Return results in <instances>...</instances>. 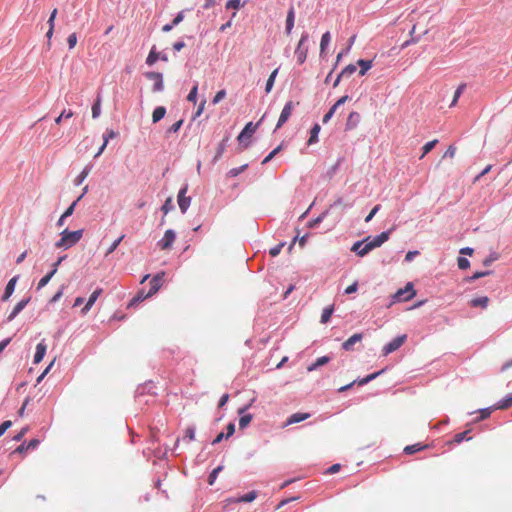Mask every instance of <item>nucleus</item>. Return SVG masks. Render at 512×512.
Wrapping results in <instances>:
<instances>
[{"label": "nucleus", "mask_w": 512, "mask_h": 512, "mask_svg": "<svg viewBox=\"0 0 512 512\" xmlns=\"http://www.w3.org/2000/svg\"><path fill=\"white\" fill-rule=\"evenodd\" d=\"M195 438V429L193 427H188L185 430L184 439H187L188 441H192Z\"/></svg>", "instance_id": "52"}, {"label": "nucleus", "mask_w": 512, "mask_h": 512, "mask_svg": "<svg viewBox=\"0 0 512 512\" xmlns=\"http://www.w3.org/2000/svg\"><path fill=\"white\" fill-rule=\"evenodd\" d=\"M278 68H276L275 70L272 71V73L270 74L267 82H266V87H265V91L266 93H269L272 88H273V85H274V82H275V78L278 74Z\"/></svg>", "instance_id": "31"}, {"label": "nucleus", "mask_w": 512, "mask_h": 512, "mask_svg": "<svg viewBox=\"0 0 512 512\" xmlns=\"http://www.w3.org/2000/svg\"><path fill=\"white\" fill-rule=\"evenodd\" d=\"M320 130H321V127L317 123L312 127V129L310 131V138L308 140V145H312L318 141V134H319Z\"/></svg>", "instance_id": "27"}, {"label": "nucleus", "mask_w": 512, "mask_h": 512, "mask_svg": "<svg viewBox=\"0 0 512 512\" xmlns=\"http://www.w3.org/2000/svg\"><path fill=\"white\" fill-rule=\"evenodd\" d=\"M283 246H284V244L280 243V244L276 245L275 247L271 248L270 252H269L270 255L273 256V257L279 255V253L281 252Z\"/></svg>", "instance_id": "58"}, {"label": "nucleus", "mask_w": 512, "mask_h": 512, "mask_svg": "<svg viewBox=\"0 0 512 512\" xmlns=\"http://www.w3.org/2000/svg\"><path fill=\"white\" fill-rule=\"evenodd\" d=\"M226 96V91L225 90H220L218 91L215 96L213 97L212 99V103L214 105L218 104L221 100H223Z\"/></svg>", "instance_id": "50"}, {"label": "nucleus", "mask_w": 512, "mask_h": 512, "mask_svg": "<svg viewBox=\"0 0 512 512\" xmlns=\"http://www.w3.org/2000/svg\"><path fill=\"white\" fill-rule=\"evenodd\" d=\"M390 231H384L373 239L367 237L363 241H357L353 244L351 251L355 252L358 256L363 257L373 249L380 247L389 239Z\"/></svg>", "instance_id": "1"}, {"label": "nucleus", "mask_w": 512, "mask_h": 512, "mask_svg": "<svg viewBox=\"0 0 512 512\" xmlns=\"http://www.w3.org/2000/svg\"><path fill=\"white\" fill-rule=\"evenodd\" d=\"M348 100H349V96L348 95H344L341 98H339L332 107H335V110H337V108L339 106L343 105Z\"/></svg>", "instance_id": "62"}, {"label": "nucleus", "mask_w": 512, "mask_h": 512, "mask_svg": "<svg viewBox=\"0 0 512 512\" xmlns=\"http://www.w3.org/2000/svg\"><path fill=\"white\" fill-rule=\"evenodd\" d=\"M160 58V54L156 52L155 47L151 49L146 59V63L149 66H152L158 59Z\"/></svg>", "instance_id": "32"}, {"label": "nucleus", "mask_w": 512, "mask_h": 512, "mask_svg": "<svg viewBox=\"0 0 512 512\" xmlns=\"http://www.w3.org/2000/svg\"><path fill=\"white\" fill-rule=\"evenodd\" d=\"M39 444V440L37 439H32L31 441H29L27 444L26 443H23L21 444L20 446H18L14 453H23L25 451H28V450H32V449H35Z\"/></svg>", "instance_id": "19"}, {"label": "nucleus", "mask_w": 512, "mask_h": 512, "mask_svg": "<svg viewBox=\"0 0 512 512\" xmlns=\"http://www.w3.org/2000/svg\"><path fill=\"white\" fill-rule=\"evenodd\" d=\"M488 303H489V298L487 296L474 298L470 301V305L472 307L486 308L488 306Z\"/></svg>", "instance_id": "23"}, {"label": "nucleus", "mask_w": 512, "mask_h": 512, "mask_svg": "<svg viewBox=\"0 0 512 512\" xmlns=\"http://www.w3.org/2000/svg\"><path fill=\"white\" fill-rule=\"evenodd\" d=\"M363 334L362 333H355L351 337H349L346 341L343 342L342 348L346 351H350L353 349V345L355 343H358L362 340Z\"/></svg>", "instance_id": "12"}, {"label": "nucleus", "mask_w": 512, "mask_h": 512, "mask_svg": "<svg viewBox=\"0 0 512 512\" xmlns=\"http://www.w3.org/2000/svg\"><path fill=\"white\" fill-rule=\"evenodd\" d=\"M205 104H206V100H202L200 105L198 106V109L196 110V112L194 114V118L199 117L203 113Z\"/></svg>", "instance_id": "63"}, {"label": "nucleus", "mask_w": 512, "mask_h": 512, "mask_svg": "<svg viewBox=\"0 0 512 512\" xmlns=\"http://www.w3.org/2000/svg\"><path fill=\"white\" fill-rule=\"evenodd\" d=\"M197 93H198V84H195L192 89L190 90L188 96H187V100L189 102H192V103H196L197 102Z\"/></svg>", "instance_id": "39"}, {"label": "nucleus", "mask_w": 512, "mask_h": 512, "mask_svg": "<svg viewBox=\"0 0 512 512\" xmlns=\"http://www.w3.org/2000/svg\"><path fill=\"white\" fill-rule=\"evenodd\" d=\"M357 288H358V283L357 282H354L353 284L349 285L346 289H345V293L346 294H352L354 292L357 291Z\"/></svg>", "instance_id": "64"}, {"label": "nucleus", "mask_w": 512, "mask_h": 512, "mask_svg": "<svg viewBox=\"0 0 512 512\" xmlns=\"http://www.w3.org/2000/svg\"><path fill=\"white\" fill-rule=\"evenodd\" d=\"M222 470V467L221 466H218L217 468H215L209 475L208 477V483L209 485H213L216 478H217V475L218 473Z\"/></svg>", "instance_id": "48"}, {"label": "nucleus", "mask_w": 512, "mask_h": 512, "mask_svg": "<svg viewBox=\"0 0 512 512\" xmlns=\"http://www.w3.org/2000/svg\"><path fill=\"white\" fill-rule=\"evenodd\" d=\"M57 12L58 11L56 8H54L53 11L51 12L50 17L47 21L49 28H55V19H56Z\"/></svg>", "instance_id": "54"}, {"label": "nucleus", "mask_w": 512, "mask_h": 512, "mask_svg": "<svg viewBox=\"0 0 512 512\" xmlns=\"http://www.w3.org/2000/svg\"><path fill=\"white\" fill-rule=\"evenodd\" d=\"M124 235H121L118 239H116L112 244L111 246L108 248L107 252H106V255H109L111 253H113L116 248L119 246V244L121 243V241L124 239Z\"/></svg>", "instance_id": "47"}, {"label": "nucleus", "mask_w": 512, "mask_h": 512, "mask_svg": "<svg viewBox=\"0 0 512 512\" xmlns=\"http://www.w3.org/2000/svg\"><path fill=\"white\" fill-rule=\"evenodd\" d=\"M469 433L470 430H466L461 433L455 434L454 437L448 442V444H460L463 440H471V437L468 436Z\"/></svg>", "instance_id": "21"}, {"label": "nucleus", "mask_w": 512, "mask_h": 512, "mask_svg": "<svg viewBox=\"0 0 512 512\" xmlns=\"http://www.w3.org/2000/svg\"><path fill=\"white\" fill-rule=\"evenodd\" d=\"M47 350L46 344L44 342H40L36 346V352L34 355V363L37 364L42 361L43 357L45 356Z\"/></svg>", "instance_id": "18"}, {"label": "nucleus", "mask_w": 512, "mask_h": 512, "mask_svg": "<svg viewBox=\"0 0 512 512\" xmlns=\"http://www.w3.org/2000/svg\"><path fill=\"white\" fill-rule=\"evenodd\" d=\"M437 142H438V140H436V139H434V140H432V141H430V142H427V143L423 146V148H422L423 153H422V155H421V158H423L426 154H428V153H429V152H430V151L435 147V145L437 144Z\"/></svg>", "instance_id": "40"}, {"label": "nucleus", "mask_w": 512, "mask_h": 512, "mask_svg": "<svg viewBox=\"0 0 512 512\" xmlns=\"http://www.w3.org/2000/svg\"><path fill=\"white\" fill-rule=\"evenodd\" d=\"M149 292L145 293L143 290H140L129 302L128 307L135 306L136 304L144 301L145 299L151 297Z\"/></svg>", "instance_id": "20"}, {"label": "nucleus", "mask_w": 512, "mask_h": 512, "mask_svg": "<svg viewBox=\"0 0 512 512\" xmlns=\"http://www.w3.org/2000/svg\"><path fill=\"white\" fill-rule=\"evenodd\" d=\"M333 312L334 305H330L329 307L324 308L321 314V323L326 324L327 322H329Z\"/></svg>", "instance_id": "28"}, {"label": "nucleus", "mask_w": 512, "mask_h": 512, "mask_svg": "<svg viewBox=\"0 0 512 512\" xmlns=\"http://www.w3.org/2000/svg\"><path fill=\"white\" fill-rule=\"evenodd\" d=\"M17 280H18V276H14L13 278H11L9 280V282L6 285L5 292L1 298L2 301H7L10 298V296L13 294Z\"/></svg>", "instance_id": "14"}, {"label": "nucleus", "mask_w": 512, "mask_h": 512, "mask_svg": "<svg viewBox=\"0 0 512 512\" xmlns=\"http://www.w3.org/2000/svg\"><path fill=\"white\" fill-rule=\"evenodd\" d=\"M102 292L103 290L101 288H98L90 295L86 305L82 309L83 314H86L91 309V307L94 305V303L96 302V300L98 299Z\"/></svg>", "instance_id": "16"}, {"label": "nucleus", "mask_w": 512, "mask_h": 512, "mask_svg": "<svg viewBox=\"0 0 512 512\" xmlns=\"http://www.w3.org/2000/svg\"><path fill=\"white\" fill-rule=\"evenodd\" d=\"M356 71V66L353 64L347 65L340 73V76L348 77Z\"/></svg>", "instance_id": "41"}, {"label": "nucleus", "mask_w": 512, "mask_h": 512, "mask_svg": "<svg viewBox=\"0 0 512 512\" xmlns=\"http://www.w3.org/2000/svg\"><path fill=\"white\" fill-rule=\"evenodd\" d=\"M247 167V165H243L241 167H238V168H233L229 171V175L231 177H236L238 176L240 173H242L244 171V169Z\"/></svg>", "instance_id": "57"}, {"label": "nucleus", "mask_w": 512, "mask_h": 512, "mask_svg": "<svg viewBox=\"0 0 512 512\" xmlns=\"http://www.w3.org/2000/svg\"><path fill=\"white\" fill-rule=\"evenodd\" d=\"M243 5H244V3H241V1H240V0H229V1L226 3V8H227V9H234V10H238V9H240Z\"/></svg>", "instance_id": "42"}, {"label": "nucleus", "mask_w": 512, "mask_h": 512, "mask_svg": "<svg viewBox=\"0 0 512 512\" xmlns=\"http://www.w3.org/2000/svg\"><path fill=\"white\" fill-rule=\"evenodd\" d=\"M100 101L97 100L92 106V117L97 118L100 115Z\"/></svg>", "instance_id": "56"}, {"label": "nucleus", "mask_w": 512, "mask_h": 512, "mask_svg": "<svg viewBox=\"0 0 512 512\" xmlns=\"http://www.w3.org/2000/svg\"><path fill=\"white\" fill-rule=\"evenodd\" d=\"M146 77L154 81L153 91H162L164 88L162 74L159 72H147Z\"/></svg>", "instance_id": "9"}, {"label": "nucleus", "mask_w": 512, "mask_h": 512, "mask_svg": "<svg viewBox=\"0 0 512 512\" xmlns=\"http://www.w3.org/2000/svg\"><path fill=\"white\" fill-rule=\"evenodd\" d=\"M293 108L294 105L292 101L286 103L278 119L276 129L282 127V125H284L288 121L289 117L292 114Z\"/></svg>", "instance_id": "8"}, {"label": "nucleus", "mask_w": 512, "mask_h": 512, "mask_svg": "<svg viewBox=\"0 0 512 512\" xmlns=\"http://www.w3.org/2000/svg\"><path fill=\"white\" fill-rule=\"evenodd\" d=\"M331 40V36L329 32H326L322 35L321 42H320V52L321 55L323 54L326 47L329 45Z\"/></svg>", "instance_id": "36"}, {"label": "nucleus", "mask_w": 512, "mask_h": 512, "mask_svg": "<svg viewBox=\"0 0 512 512\" xmlns=\"http://www.w3.org/2000/svg\"><path fill=\"white\" fill-rule=\"evenodd\" d=\"M29 298L18 302L10 314L7 316V322H11L28 304Z\"/></svg>", "instance_id": "13"}, {"label": "nucleus", "mask_w": 512, "mask_h": 512, "mask_svg": "<svg viewBox=\"0 0 512 512\" xmlns=\"http://www.w3.org/2000/svg\"><path fill=\"white\" fill-rule=\"evenodd\" d=\"M165 114H166L165 107L159 106V107L155 108L152 113L153 123H157L158 121H160L165 116Z\"/></svg>", "instance_id": "24"}, {"label": "nucleus", "mask_w": 512, "mask_h": 512, "mask_svg": "<svg viewBox=\"0 0 512 512\" xmlns=\"http://www.w3.org/2000/svg\"><path fill=\"white\" fill-rule=\"evenodd\" d=\"M310 417V414L309 413H294L292 414L291 416H289L286 420V422L284 423V427L286 426H289V425H292V424H295V423H299V422H302L306 419H308Z\"/></svg>", "instance_id": "10"}, {"label": "nucleus", "mask_w": 512, "mask_h": 512, "mask_svg": "<svg viewBox=\"0 0 512 512\" xmlns=\"http://www.w3.org/2000/svg\"><path fill=\"white\" fill-rule=\"evenodd\" d=\"M457 264H458L459 269H461V270H465V269L469 268V266H470L469 260L464 257H459L457 260Z\"/></svg>", "instance_id": "49"}, {"label": "nucleus", "mask_w": 512, "mask_h": 512, "mask_svg": "<svg viewBox=\"0 0 512 512\" xmlns=\"http://www.w3.org/2000/svg\"><path fill=\"white\" fill-rule=\"evenodd\" d=\"M335 112V107H331L330 110L324 115L323 123H327L332 118Z\"/></svg>", "instance_id": "61"}, {"label": "nucleus", "mask_w": 512, "mask_h": 512, "mask_svg": "<svg viewBox=\"0 0 512 512\" xmlns=\"http://www.w3.org/2000/svg\"><path fill=\"white\" fill-rule=\"evenodd\" d=\"M383 372V370L381 371H378L376 373H372L368 376H366L365 378L361 379L358 381V384L359 385H364V384H367L368 382H370L371 380L375 379L377 376H379L381 373Z\"/></svg>", "instance_id": "44"}, {"label": "nucleus", "mask_w": 512, "mask_h": 512, "mask_svg": "<svg viewBox=\"0 0 512 512\" xmlns=\"http://www.w3.org/2000/svg\"><path fill=\"white\" fill-rule=\"evenodd\" d=\"M427 448V445H422L420 443L408 445L404 448V452L408 455L414 454L416 452L422 451Z\"/></svg>", "instance_id": "26"}, {"label": "nucleus", "mask_w": 512, "mask_h": 512, "mask_svg": "<svg viewBox=\"0 0 512 512\" xmlns=\"http://www.w3.org/2000/svg\"><path fill=\"white\" fill-rule=\"evenodd\" d=\"M257 497V493L255 491H251L244 496L238 498L236 502H252Z\"/></svg>", "instance_id": "37"}, {"label": "nucleus", "mask_w": 512, "mask_h": 512, "mask_svg": "<svg viewBox=\"0 0 512 512\" xmlns=\"http://www.w3.org/2000/svg\"><path fill=\"white\" fill-rule=\"evenodd\" d=\"M55 274V270H52L50 273H48L46 276H44L43 278L40 279V281L38 282V286H37V289H41L43 288L44 286L47 285V283L50 281V279L54 276Z\"/></svg>", "instance_id": "38"}, {"label": "nucleus", "mask_w": 512, "mask_h": 512, "mask_svg": "<svg viewBox=\"0 0 512 512\" xmlns=\"http://www.w3.org/2000/svg\"><path fill=\"white\" fill-rule=\"evenodd\" d=\"M456 154V147L451 145L448 147V149L446 150L445 154H444V157H450V158H453Z\"/></svg>", "instance_id": "60"}, {"label": "nucleus", "mask_w": 512, "mask_h": 512, "mask_svg": "<svg viewBox=\"0 0 512 512\" xmlns=\"http://www.w3.org/2000/svg\"><path fill=\"white\" fill-rule=\"evenodd\" d=\"M406 338H407V336L405 334H403V335H400V336L394 338L389 343H387L382 349L383 356H387L390 353L398 350L404 344V342L406 341Z\"/></svg>", "instance_id": "4"}, {"label": "nucleus", "mask_w": 512, "mask_h": 512, "mask_svg": "<svg viewBox=\"0 0 512 512\" xmlns=\"http://www.w3.org/2000/svg\"><path fill=\"white\" fill-rule=\"evenodd\" d=\"M188 191V186L185 185L179 190L178 193V205L182 213H185L190 206L191 198L186 197V193Z\"/></svg>", "instance_id": "7"}, {"label": "nucleus", "mask_w": 512, "mask_h": 512, "mask_svg": "<svg viewBox=\"0 0 512 512\" xmlns=\"http://www.w3.org/2000/svg\"><path fill=\"white\" fill-rule=\"evenodd\" d=\"M163 275H164L163 273L157 274L150 280V283H149L150 289L148 291L150 293V295L153 296L154 294H156L159 291L160 287L162 286Z\"/></svg>", "instance_id": "11"}, {"label": "nucleus", "mask_w": 512, "mask_h": 512, "mask_svg": "<svg viewBox=\"0 0 512 512\" xmlns=\"http://www.w3.org/2000/svg\"><path fill=\"white\" fill-rule=\"evenodd\" d=\"M295 12L294 8H290L286 18V33L289 35L294 27Z\"/></svg>", "instance_id": "22"}, {"label": "nucleus", "mask_w": 512, "mask_h": 512, "mask_svg": "<svg viewBox=\"0 0 512 512\" xmlns=\"http://www.w3.org/2000/svg\"><path fill=\"white\" fill-rule=\"evenodd\" d=\"M60 235L61 237L55 243V247L66 250L71 248L81 240L83 236V230L79 229L76 231H69L68 229H64Z\"/></svg>", "instance_id": "2"}, {"label": "nucleus", "mask_w": 512, "mask_h": 512, "mask_svg": "<svg viewBox=\"0 0 512 512\" xmlns=\"http://www.w3.org/2000/svg\"><path fill=\"white\" fill-rule=\"evenodd\" d=\"M176 239V234L173 230L169 229L165 232L163 238L158 241V246L162 250L170 249Z\"/></svg>", "instance_id": "6"}, {"label": "nucleus", "mask_w": 512, "mask_h": 512, "mask_svg": "<svg viewBox=\"0 0 512 512\" xmlns=\"http://www.w3.org/2000/svg\"><path fill=\"white\" fill-rule=\"evenodd\" d=\"M360 121V114L356 111H353L349 114L346 121V130H352L357 127Z\"/></svg>", "instance_id": "15"}, {"label": "nucleus", "mask_w": 512, "mask_h": 512, "mask_svg": "<svg viewBox=\"0 0 512 512\" xmlns=\"http://www.w3.org/2000/svg\"><path fill=\"white\" fill-rule=\"evenodd\" d=\"M73 116V112L71 110H64L56 119H55V123L56 124H60L62 119H69Z\"/></svg>", "instance_id": "45"}, {"label": "nucleus", "mask_w": 512, "mask_h": 512, "mask_svg": "<svg viewBox=\"0 0 512 512\" xmlns=\"http://www.w3.org/2000/svg\"><path fill=\"white\" fill-rule=\"evenodd\" d=\"M87 191H88V186H85L83 188V193L62 214V219H65L73 214L77 203L82 199V197L87 193Z\"/></svg>", "instance_id": "17"}, {"label": "nucleus", "mask_w": 512, "mask_h": 512, "mask_svg": "<svg viewBox=\"0 0 512 512\" xmlns=\"http://www.w3.org/2000/svg\"><path fill=\"white\" fill-rule=\"evenodd\" d=\"M464 89H465V84H461L456 89V91L454 93V97H453L452 103H451V106H454L457 103V101H458L459 97L461 96V94L463 93Z\"/></svg>", "instance_id": "46"}, {"label": "nucleus", "mask_w": 512, "mask_h": 512, "mask_svg": "<svg viewBox=\"0 0 512 512\" xmlns=\"http://www.w3.org/2000/svg\"><path fill=\"white\" fill-rule=\"evenodd\" d=\"M256 126H253L252 122H249L245 127L244 129L242 130V132L240 133V135L238 136V140L239 141H242V139L245 137V136H251L255 130H256Z\"/></svg>", "instance_id": "25"}, {"label": "nucleus", "mask_w": 512, "mask_h": 512, "mask_svg": "<svg viewBox=\"0 0 512 512\" xmlns=\"http://www.w3.org/2000/svg\"><path fill=\"white\" fill-rule=\"evenodd\" d=\"M67 43L69 46V49H73L77 44V35L76 33H72L67 38Z\"/></svg>", "instance_id": "53"}, {"label": "nucleus", "mask_w": 512, "mask_h": 512, "mask_svg": "<svg viewBox=\"0 0 512 512\" xmlns=\"http://www.w3.org/2000/svg\"><path fill=\"white\" fill-rule=\"evenodd\" d=\"M281 145H279L278 147H276L274 150H272L265 158L264 160L262 161V164H266L268 163L269 161H271L281 150Z\"/></svg>", "instance_id": "43"}, {"label": "nucleus", "mask_w": 512, "mask_h": 512, "mask_svg": "<svg viewBox=\"0 0 512 512\" xmlns=\"http://www.w3.org/2000/svg\"><path fill=\"white\" fill-rule=\"evenodd\" d=\"M330 361L328 356H322L316 360L311 366L308 367L309 371L315 370L317 367L327 364Z\"/></svg>", "instance_id": "33"}, {"label": "nucleus", "mask_w": 512, "mask_h": 512, "mask_svg": "<svg viewBox=\"0 0 512 512\" xmlns=\"http://www.w3.org/2000/svg\"><path fill=\"white\" fill-rule=\"evenodd\" d=\"M90 173V167H85L83 171L75 178L74 183L75 185L79 186L82 184V182L86 179V177Z\"/></svg>", "instance_id": "34"}, {"label": "nucleus", "mask_w": 512, "mask_h": 512, "mask_svg": "<svg viewBox=\"0 0 512 512\" xmlns=\"http://www.w3.org/2000/svg\"><path fill=\"white\" fill-rule=\"evenodd\" d=\"M182 124H183V120L182 119L178 120L177 122H175L168 128L167 132L168 133H177L179 131V129L181 128Z\"/></svg>", "instance_id": "51"}, {"label": "nucleus", "mask_w": 512, "mask_h": 512, "mask_svg": "<svg viewBox=\"0 0 512 512\" xmlns=\"http://www.w3.org/2000/svg\"><path fill=\"white\" fill-rule=\"evenodd\" d=\"M512 406V394L508 395L504 399L500 400L496 406L495 409H507Z\"/></svg>", "instance_id": "30"}, {"label": "nucleus", "mask_w": 512, "mask_h": 512, "mask_svg": "<svg viewBox=\"0 0 512 512\" xmlns=\"http://www.w3.org/2000/svg\"><path fill=\"white\" fill-rule=\"evenodd\" d=\"M12 426V422L10 420L4 421L0 425V437L5 433L7 429H9Z\"/></svg>", "instance_id": "59"}, {"label": "nucleus", "mask_w": 512, "mask_h": 512, "mask_svg": "<svg viewBox=\"0 0 512 512\" xmlns=\"http://www.w3.org/2000/svg\"><path fill=\"white\" fill-rule=\"evenodd\" d=\"M416 295L413 284L408 282L404 288L399 289L393 296L394 301H409Z\"/></svg>", "instance_id": "3"}, {"label": "nucleus", "mask_w": 512, "mask_h": 512, "mask_svg": "<svg viewBox=\"0 0 512 512\" xmlns=\"http://www.w3.org/2000/svg\"><path fill=\"white\" fill-rule=\"evenodd\" d=\"M308 40V34H302L299 43L295 49V57L299 64H303L307 58L308 49L304 47V43Z\"/></svg>", "instance_id": "5"}, {"label": "nucleus", "mask_w": 512, "mask_h": 512, "mask_svg": "<svg viewBox=\"0 0 512 512\" xmlns=\"http://www.w3.org/2000/svg\"><path fill=\"white\" fill-rule=\"evenodd\" d=\"M252 421V415L251 414H245L242 415L239 419V429L243 430L245 429Z\"/></svg>", "instance_id": "35"}, {"label": "nucleus", "mask_w": 512, "mask_h": 512, "mask_svg": "<svg viewBox=\"0 0 512 512\" xmlns=\"http://www.w3.org/2000/svg\"><path fill=\"white\" fill-rule=\"evenodd\" d=\"M172 208H173L172 199L168 198L162 205L161 209L164 212V214H167Z\"/></svg>", "instance_id": "55"}, {"label": "nucleus", "mask_w": 512, "mask_h": 512, "mask_svg": "<svg viewBox=\"0 0 512 512\" xmlns=\"http://www.w3.org/2000/svg\"><path fill=\"white\" fill-rule=\"evenodd\" d=\"M357 64L360 66L359 74L363 76L372 67V60L360 59L358 60Z\"/></svg>", "instance_id": "29"}]
</instances>
